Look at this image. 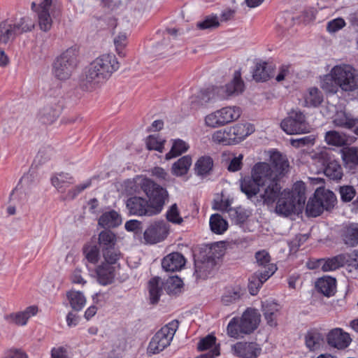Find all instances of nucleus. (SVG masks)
<instances>
[{
	"label": "nucleus",
	"mask_w": 358,
	"mask_h": 358,
	"mask_svg": "<svg viewBox=\"0 0 358 358\" xmlns=\"http://www.w3.org/2000/svg\"><path fill=\"white\" fill-rule=\"evenodd\" d=\"M280 127L290 135L308 133L310 129L305 115L299 109L292 110L281 122Z\"/></svg>",
	"instance_id": "nucleus-11"
},
{
	"label": "nucleus",
	"mask_w": 358,
	"mask_h": 358,
	"mask_svg": "<svg viewBox=\"0 0 358 358\" xmlns=\"http://www.w3.org/2000/svg\"><path fill=\"white\" fill-rule=\"evenodd\" d=\"M99 249L97 245L92 243L86 244L83 247V253L87 261L96 264L99 259Z\"/></svg>",
	"instance_id": "nucleus-49"
},
{
	"label": "nucleus",
	"mask_w": 358,
	"mask_h": 358,
	"mask_svg": "<svg viewBox=\"0 0 358 358\" xmlns=\"http://www.w3.org/2000/svg\"><path fill=\"white\" fill-rule=\"evenodd\" d=\"M227 213L231 220L237 224H243L248 217L245 210L241 207L230 208Z\"/></svg>",
	"instance_id": "nucleus-51"
},
{
	"label": "nucleus",
	"mask_w": 358,
	"mask_h": 358,
	"mask_svg": "<svg viewBox=\"0 0 358 358\" xmlns=\"http://www.w3.org/2000/svg\"><path fill=\"white\" fill-rule=\"evenodd\" d=\"M122 217L114 210L103 213L99 218L98 224L104 229L115 228L120 225Z\"/></svg>",
	"instance_id": "nucleus-30"
},
{
	"label": "nucleus",
	"mask_w": 358,
	"mask_h": 358,
	"mask_svg": "<svg viewBox=\"0 0 358 358\" xmlns=\"http://www.w3.org/2000/svg\"><path fill=\"white\" fill-rule=\"evenodd\" d=\"M229 134V127L217 130L213 134L212 141L217 144L233 145L234 144V141H232L233 138Z\"/></svg>",
	"instance_id": "nucleus-46"
},
{
	"label": "nucleus",
	"mask_w": 358,
	"mask_h": 358,
	"mask_svg": "<svg viewBox=\"0 0 358 358\" xmlns=\"http://www.w3.org/2000/svg\"><path fill=\"white\" fill-rule=\"evenodd\" d=\"M97 280L102 285H107L113 282L115 276V267L109 264L103 263L96 270Z\"/></svg>",
	"instance_id": "nucleus-29"
},
{
	"label": "nucleus",
	"mask_w": 358,
	"mask_h": 358,
	"mask_svg": "<svg viewBox=\"0 0 358 358\" xmlns=\"http://www.w3.org/2000/svg\"><path fill=\"white\" fill-rule=\"evenodd\" d=\"M272 71L271 66L266 62L257 63L252 72L253 79L257 82L266 81L272 76Z\"/></svg>",
	"instance_id": "nucleus-39"
},
{
	"label": "nucleus",
	"mask_w": 358,
	"mask_h": 358,
	"mask_svg": "<svg viewBox=\"0 0 358 358\" xmlns=\"http://www.w3.org/2000/svg\"><path fill=\"white\" fill-rule=\"evenodd\" d=\"M15 29L13 24L8 21L0 23V43L6 44L13 41L17 36Z\"/></svg>",
	"instance_id": "nucleus-42"
},
{
	"label": "nucleus",
	"mask_w": 358,
	"mask_h": 358,
	"mask_svg": "<svg viewBox=\"0 0 358 358\" xmlns=\"http://www.w3.org/2000/svg\"><path fill=\"white\" fill-rule=\"evenodd\" d=\"M223 255L224 250L220 248L218 244L212 245L206 259L203 261L195 260L194 262L196 278H207L216 264V259H220Z\"/></svg>",
	"instance_id": "nucleus-13"
},
{
	"label": "nucleus",
	"mask_w": 358,
	"mask_h": 358,
	"mask_svg": "<svg viewBox=\"0 0 358 358\" xmlns=\"http://www.w3.org/2000/svg\"><path fill=\"white\" fill-rule=\"evenodd\" d=\"M78 64V50L70 48L57 58L53 65V74L59 80H65L71 76Z\"/></svg>",
	"instance_id": "nucleus-7"
},
{
	"label": "nucleus",
	"mask_w": 358,
	"mask_h": 358,
	"mask_svg": "<svg viewBox=\"0 0 358 358\" xmlns=\"http://www.w3.org/2000/svg\"><path fill=\"white\" fill-rule=\"evenodd\" d=\"M271 164L257 163L252 168L251 175L262 185L263 192L261 197L267 205L273 204L281 191L280 179L288 168V162L279 152L271 156Z\"/></svg>",
	"instance_id": "nucleus-1"
},
{
	"label": "nucleus",
	"mask_w": 358,
	"mask_h": 358,
	"mask_svg": "<svg viewBox=\"0 0 358 358\" xmlns=\"http://www.w3.org/2000/svg\"><path fill=\"white\" fill-rule=\"evenodd\" d=\"M277 270L276 266L270 265L266 271H257L249 279L248 289L252 295H256L259 289Z\"/></svg>",
	"instance_id": "nucleus-22"
},
{
	"label": "nucleus",
	"mask_w": 358,
	"mask_h": 358,
	"mask_svg": "<svg viewBox=\"0 0 358 358\" xmlns=\"http://www.w3.org/2000/svg\"><path fill=\"white\" fill-rule=\"evenodd\" d=\"M344 243L350 247L358 245V223H350L345 225L341 232Z\"/></svg>",
	"instance_id": "nucleus-31"
},
{
	"label": "nucleus",
	"mask_w": 358,
	"mask_h": 358,
	"mask_svg": "<svg viewBox=\"0 0 358 358\" xmlns=\"http://www.w3.org/2000/svg\"><path fill=\"white\" fill-rule=\"evenodd\" d=\"M260 315L257 310L248 308L241 317H233L227 325V334L230 337L238 338L243 334H250L258 327Z\"/></svg>",
	"instance_id": "nucleus-5"
},
{
	"label": "nucleus",
	"mask_w": 358,
	"mask_h": 358,
	"mask_svg": "<svg viewBox=\"0 0 358 358\" xmlns=\"http://www.w3.org/2000/svg\"><path fill=\"white\" fill-rule=\"evenodd\" d=\"M126 206L131 215L138 217H152L157 215L150 206V202L146 198L134 196L129 198Z\"/></svg>",
	"instance_id": "nucleus-14"
},
{
	"label": "nucleus",
	"mask_w": 358,
	"mask_h": 358,
	"mask_svg": "<svg viewBox=\"0 0 358 358\" xmlns=\"http://www.w3.org/2000/svg\"><path fill=\"white\" fill-rule=\"evenodd\" d=\"M146 146L150 150H154L160 152H162L164 148L163 142L158 140L157 137L154 135H150L148 137L146 140Z\"/></svg>",
	"instance_id": "nucleus-61"
},
{
	"label": "nucleus",
	"mask_w": 358,
	"mask_h": 358,
	"mask_svg": "<svg viewBox=\"0 0 358 358\" xmlns=\"http://www.w3.org/2000/svg\"><path fill=\"white\" fill-rule=\"evenodd\" d=\"M136 183L145 194L147 200L150 202V206L156 214L159 215L162 211L169 196L166 189L145 177H138Z\"/></svg>",
	"instance_id": "nucleus-6"
},
{
	"label": "nucleus",
	"mask_w": 358,
	"mask_h": 358,
	"mask_svg": "<svg viewBox=\"0 0 358 358\" xmlns=\"http://www.w3.org/2000/svg\"><path fill=\"white\" fill-rule=\"evenodd\" d=\"M321 87L327 92L336 94L339 89L352 92L358 89V71L349 64L334 66L321 82Z\"/></svg>",
	"instance_id": "nucleus-2"
},
{
	"label": "nucleus",
	"mask_w": 358,
	"mask_h": 358,
	"mask_svg": "<svg viewBox=\"0 0 358 358\" xmlns=\"http://www.w3.org/2000/svg\"><path fill=\"white\" fill-rule=\"evenodd\" d=\"M162 285L169 294H176L179 293L183 285L182 280L177 275L169 277L165 282L161 281L159 277H155L148 282V289L150 302L152 304L157 303L162 292Z\"/></svg>",
	"instance_id": "nucleus-8"
},
{
	"label": "nucleus",
	"mask_w": 358,
	"mask_h": 358,
	"mask_svg": "<svg viewBox=\"0 0 358 358\" xmlns=\"http://www.w3.org/2000/svg\"><path fill=\"white\" fill-rule=\"evenodd\" d=\"M218 88L220 90L219 96L222 98V100L242 94L245 90V83L241 78V71L239 70L236 71L231 80L224 86H218Z\"/></svg>",
	"instance_id": "nucleus-16"
},
{
	"label": "nucleus",
	"mask_w": 358,
	"mask_h": 358,
	"mask_svg": "<svg viewBox=\"0 0 358 358\" xmlns=\"http://www.w3.org/2000/svg\"><path fill=\"white\" fill-rule=\"evenodd\" d=\"M233 203V199L229 197H224L222 196V199L218 200H215L213 203V208L217 210H220L223 212H229L230 208H232L231 206Z\"/></svg>",
	"instance_id": "nucleus-58"
},
{
	"label": "nucleus",
	"mask_w": 358,
	"mask_h": 358,
	"mask_svg": "<svg viewBox=\"0 0 358 358\" xmlns=\"http://www.w3.org/2000/svg\"><path fill=\"white\" fill-rule=\"evenodd\" d=\"M220 26L218 17L216 15H209L205 19L197 23V27L200 29H214Z\"/></svg>",
	"instance_id": "nucleus-55"
},
{
	"label": "nucleus",
	"mask_w": 358,
	"mask_h": 358,
	"mask_svg": "<svg viewBox=\"0 0 358 358\" xmlns=\"http://www.w3.org/2000/svg\"><path fill=\"white\" fill-rule=\"evenodd\" d=\"M185 262V259L182 254L172 252L163 258L162 266L166 271L175 272L181 270Z\"/></svg>",
	"instance_id": "nucleus-24"
},
{
	"label": "nucleus",
	"mask_w": 358,
	"mask_h": 358,
	"mask_svg": "<svg viewBox=\"0 0 358 358\" xmlns=\"http://www.w3.org/2000/svg\"><path fill=\"white\" fill-rule=\"evenodd\" d=\"M189 148L186 142L181 139H176L173 141L171 150L166 155V159H171L176 157L183 152H185Z\"/></svg>",
	"instance_id": "nucleus-47"
},
{
	"label": "nucleus",
	"mask_w": 358,
	"mask_h": 358,
	"mask_svg": "<svg viewBox=\"0 0 358 358\" xmlns=\"http://www.w3.org/2000/svg\"><path fill=\"white\" fill-rule=\"evenodd\" d=\"M54 0H40L38 6L35 2H32L31 8L38 15L40 29L43 31H49L52 24V20L50 14V9Z\"/></svg>",
	"instance_id": "nucleus-17"
},
{
	"label": "nucleus",
	"mask_w": 358,
	"mask_h": 358,
	"mask_svg": "<svg viewBox=\"0 0 358 358\" xmlns=\"http://www.w3.org/2000/svg\"><path fill=\"white\" fill-rule=\"evenodd\" d=\"M210 227L213 233L222 234L227 229L228 223L220 215L214 214L210 218Z\"/></svg>",
	"instance_id": "nucleus-45"
},
{
	"label": "nucleus",
	"mask_w": 358,
	"mask_h": 358,
	"mask_svg": "<svg viewBox=\"0 0 358 358\" xmlns=\"http://www.w3.org/2000/svg\"><path fill=\"white\" fill-rule=\"evenodd\" d=\"M119 68V62L114 55L103 54L90 63L86 71V80L93 84L103 83Z\"/></svg>",
	"instance_id": "nucleus-4"
},
{
	"label": "nucleus",
	"mask_w": 358,
	"mask_h": 358,
	"mask_svg": "<svg viewBox=\"0 0 358 358\" xmlns=\"http://www.w3.org/2000/svg\"><path fill=\"white\" fill-rule=\"evenodd\" d=\"M254 131V126L250 123L237 124L233 127H229V131L230 132L229 136L231 135L233 138L232 141H234V144L245 139L248 136L253 133Z\"/></svg>",
	"instance_id": "nucleus-26"
},
{
	"label": "nucleus",
	"mask_w": 358,
	"mask_h": 358,
	"mask_svg": "<svg viewBox=\"0 0 358 358\" xmlns=\"http://www.w3.org/2000/svg\"><path fill=\"white\" fill-rule=\"evenodd\" d=\"M219 110L224 125L236 120L241 113L240 108L236 106L224 107Z\"/></svg>",
	"instance_id": "nucleus-44"
},
{
	"label": "nucleus",
	"mask_w": 358,
	"mask_h": 358,
	"mask_svg": "<svg viewBox=\"0 0 358 358\" xmlns=\"http://www.w3.org/2000/svg\"><path fill=\"white\" fill-rule=\"evenodd\" d=\"M345 26V22L343 18L338 17L329 21L327 23V29L329 33H335Z\"/></svg>",
	"instance_id": "nucleus-63"
},
{
	"label": "nucleus",
	"mask_w": 358,
	"mask_h": 358,
	"mask_svg": "<svg viewBox=\"0 0 358 358\" xmlns=\"http://www.w3.org/2000/svg\"><path fill=\"white\" fill-rule=\"evenodd\" d=\"M262 185L254 177H245L241 180V189L248 199L257 195Z\"/></svg>",
	"instance_id": "nucleus-34"
},
{
	"label": "nucleus",
	"mask_w": 358,
	"mask_h": 358,
	"mask_svg": "<svg viewBox=\"0 0 358 358\" xmlns=\"http://www.w3.org/2000/svg\"><path fill=\"white\" fill-rule=\"evenodd\" d=\"M315 286L319 292L324 296H330L334 294L336 288V280L330 276H324L317 280Z\"/></svg>",
	"instance_id": "nucleus-33"
},
{
	"label": "nucleus",
	"mask_w": 358,
	"mask_h": 358,
	"mask_svg": "<svg viewBox=\"0 0 358 358\" xmlns=\"http://www.w3.org/2000/svg\"><path fill=\"white\" fill-rule=\"evenodd\" d=\"M74 182L73 176L68 173L61 172L56 173L51 178L52 185L59 192H64L66 189Z\"/></svg>",
	"instance_id": "nucleus-35"
},
{
	"label": "nucleus",
	"mask_w": 358,
	"mask_h": 358,
	"mask_svg": "<svg viewBox=\"0 0 358 358\" xmlns=\"http://www.w3.org/2000/svg\"><path fill=\"white\" fill-rule=\"evenodd\" d=\"M166 219L175 224H180L182 222V218L179 215L178 206L176 203L173 204L167 211Z\"/></svg>",
	"instance_id": "nucleus-60"
},
{
	"label": "nucleus",
	"mask_w": 358,
	"mask_h": 358,
	"mask_svg": "<svg viewBox=\"0 0 358 358\" xmlns=\"http://www.w3.org/2000/svg\"><path fill=\"white\" fill-rule=\"evenodd\" d=\"M116 242L115 234L110 230H103L99 234L98 243L101 250L111 249V248L115 247Z\"/></svg>",
	"instance_id": "nucleus-37"
},
{
	"label": "nucleus",
	"mask_w": 358,
	"mask_h": 358,
	"mask_svg": "<svg viewBox=\"0 0 358 358\" xmlns=\"http://www.w3.org/2000/svg\"><path fill=\"white\" fill-rule=\"evenodd\" d=\"M345 258L342 255H338L327 259H319L318 266H320L324 272L335 271L344 264Z\"/></svg>",
	"instance_id": "nucleus-38"
},
{
	"label": "nucleus",
	"mask_w": 358,
	"mask_h": 358,
	"mask_svg": "<svg viewBox=\"0 0 358 358\" xmlns=\"http://www.w3.org/2000/svg\"><path fill=\"white\" fill-rule=\"evenodd\" d=\"M178 320H172L162 327L152 338L148 347V353L151 355L159 354L167 348L178 329Z\"/></svg>",
	"instance_id": "nucleus-9"
},
{
	"label": "nucleus",
	"mask_w": 358,
	"mask_h": 358,
	"mask_svg": "<svg viewBox=\"0 0 358 358\" xmlns=\"http://www.w3.org/2000/svg\"><path fill=\"white\" fill-rule=\"evenodd\" d=\"M336 201L333 192L324 189H317L313 198H310L306 208L308 216H319L324 210L331 209Z\"/></svg>",
	"instance_id": "nucleus-10"
},
{
	"label": "nucleus",
	"mask_w": 358,
	"mask_h": 358,
	"mask_svg": "<svg viewBox=\"0 0 358 358\" xmlns=\"http://www.w3.org/2000/svg\"><path fill=\"white\" fill-rule=\"evenodd\" d=\"M91 185H92V181L90 179V180H87V181H85L84 183L76 185V187H74L73 188H72L71 189H70L68 192V193L66 194V198H68L69 199H75L80 192H82L85 189L90 187Z\"/></svg>",
	"instance_id": "nucleus-59"
},
{
	"label": "nucleus",
	"mask_w": 358,
	"mask_h": 358,
	"mask_svg": "<svg viewBox=\"0 0 358 358\" xmlns=\"http://www.w3.org/2000/svg\"><path fill=\"white\" fill-rule=\"evenodd\" d=\"M327 343L338 350L348 348L352 342L350 334L341 328L331 329L327 335Z\"/></svg>",
	"instance_id": "nucleus-20"
},
{
	"label": "nucleus",
	"mask_w": 358,
	"mask_h": 358,
	"mask_svg": "<svg viewBox=\"0 0 358 358\" xmlns=\"http://www.w3.org/2000/svg\"><path fill=\"white\" fill-rule=\"evenodd\" d=\"M341 199L343 202L351 201L356 195V190L351 185L341 186L339 189Z\"/></svg>",
	"instance_id": "nucleus-57"
},
{
	"label": "nucleus",
	"mask_w": 358,
	"mask_h": 358,
	"mask_svg": "<svg viewBox=\"0 0 358 358\" xmlns=\"http://www.w3.org/2000/svg\"><path fill=\"white\" fill-rule=\"evenodd\" d=\"M330 152L329 150L324 149L315 152L312 158L324 166V173L327 178L338 181L343 176V169L338 161L331 159Z\"/></svg>",
	"instance_id": "nucleus-12"
},
{
	"label": "nucleus",
	"mask_w": 358,
	"mask_h": 358,
	"mask_svg": "<svg viewBox=\"0 0 358 358\" xmlns=\"http://www.w3.org/2000/svg\"><path fill=\"white\" fill-rule=\"evenodd\" d=\"M192 160L189 155L182 157L173 164V173L177 176H182L185 175L188 172L192 165Z\"/></svg>",
	"instance_id": "nucleus-43"
},
{
	"label": "nucleus",
	"mask_w": 358,
	"mask_h": 358,
	"mask_svg": "<svg viewBox=\"0 0 358 358\" xmlns=\"http://www.w3.org/2000/svg\"><path fill=\"white\" fill-rule=\"evenodd\" d=\"M234 354L241 358H257L262 348L255 342H238L232 346Z\"/></svg>",
	"instance_id": "nucleus-21"
},
{
	"label": "nucleus",
	"mask_w": 358,
	"mask_h": 358,
	"mask_svg": "<svg viewBox=\"0 0 358 358\" xmlns=\"http://www.w3.org/2000/svg\"><path fill=\"white\" fill-rule=\"evenodd\" d=\"M101 252L106 261L105 264H109V265L115 264L120 256V252L115 247L109 250H102Z\"/></svg>",
	"instance_id": "nucleus-56"
},
{
	"label": "nucleus",
	"mask_w": 358,
	"mask_h": 358,
	"mask_svg": "<svg viewBox=\"0 0 358 358\" xmlns=\"http://www.w3.org/2000/svg\"><path fill=\"white\" fill-rule=\"evenodd\" d=\"M262 307L263 315L268 324L271 327H275L277 325L276 319L280 308V305L273 301L266 300L262 302Z\"/></svg>",
	"instance_id": "nucleus-27"
},
{
	"label": "nucleus",
	"mask_w": 358,
	"mask_h": 358,
	"mask_svg": "<svg viewBox=\"0 0 358 358\" xmlns=\"http://www.w3.org/2000/svg\"><path fill=\"white\" fill-rule=\"evenodd\" d=\"M333 122L336 127L348 129L358 136V117L354 114L345 110L338 111Z\"/></svg>",
	"instance_id": "nucleus-19"
},
{
	"label": "nucleus",
	"mask_w": 358,
	"mask_h": 358,
	"mask_svg": "<svg viewBox=\"0 0 358 358\" xmlns=\"http://www.w3.org/2000/svg\"><path fill=\"white\" fill-rule=\"evenodd\" d=\"M66 296L71 307L75 311L81 310L86 304V298L81 292L70 290Z\"/></svg>",
	"instance_id": "nucleus-41"
},
{
	"label": "nucleus",
	"mask_w": 358,
	"mask_h": 358,
	"mask_svg": "<svg viewBox=\"0 0 358 358\" xmlns=\"http://www.w3.org/2000/svg\"><path fill=\"white\" fill-rule=\"evenodd\" d=\"M213 168V160L210 156L199 157L194 165L195 174L200 177L210 175Z\"/></svg>",
	"instance_id": "nucleus-32"
},
{
	"label": "nucleus",
	"mask_w": 358,
	"mask_h": 358,
	"mask_svg": "<svg viewBox=\"0 0 358 358\" xmlns=\"http://www.w3.org/2000/svg\"><path fill=\"white\" fill-rule=\"evenodd\" d=\"M255 259L258 266L262 268L258 271H266L270 265L275 266L274 264L270 262V255L264 250L257 252L255 254Z\"/></svg>",
	"instance_id": "nucleus-52"
},
{
	"label": "nucleus",
	"mask_w": 358,
	"mask_h": 358,
	"mask_svg": "<svg viewBox=\"0 0 358 358\" xmlns=\"http://www.w3.org/2000/svg\"><path fill=\"white\" fill-rule=\"evenodd\" d=\"M305 343L310 351L320 350L324 344V336L316 329H310L305 336Z\"/></svg>",
	"instance_id": "nucleus-28"
},
{
	"label": "nucleus",
	"mask_w": 358,
	"mask_h": 358,
	"mask_svg": "<svg viewBox=\"0 0 358 358\" xmlns=\"http://www.w3.org/2000/svg\"><path fill=\"white\" fill-rule=\"evenodd\" d=\"M205 123L208 127L213 128L224 125L219 110L206 115L205 117Z\"/></svg>",
	"instance_id": "nucleus-54"
},
{
	"label": "nucleus",
	"mask_w": 358,
	"mask_h": 358,
	"mask_svg": "<svg viewBox=\"0 0 358 358\" xmlns=\"http://www.w3.org/2000/svg\"><path fill=\"white\" fill-rule=\"evenodd\" d=\"M169 232V224L164 220H157L150 224L143 234L147 243L155 244L164 241Z\"/></svg>",
	"instance_id": "nucleus-15"
},
{
	"label": "nucleus",
	"mask_w": 358,
	"mask_h": 358,
	"mask_svg": "<svg viewBox=\"0 0 358 358\" xmlns=\"http://www.w3.org/2000/svg\"><path fill=\"white\" fill-rule=\"evenodd\" d=\"M341 157L346 168H355L358 165V148H343L341 150Z\"/></svg>",
	"instance_id": "nucleus-36"
},
{
	"label": "nucleus",
	"mask_w": 358,
	"mask_h": 358,
	"mask_svg": "<svg viewBox=\"0 0 358 358\" xmlns=\"http://www.w3.org/2000/svg\"><path fill=\"white\" fill-rule=\"evenodd\" d=\"M322 92L317 87H310L304 96L305 106L307 107H317L323 101Z\"/></svg>",
	"instance_id": "nucleus-40"
},
{
	"label": "nucleus",
	"mask_w": 358,
	"mask_h": 358,
	"mask_svg": "<svg viewBox=\"0 0 358 358\" xmlns=\"http://www.w3.org/2000/svg\"><path fill=\"white\" fill-rule=\"evenodd\" d=\"M325 141L329 145L342 146L346 144L348 140L345 134L336 131H329L326 133Z\"/></svg>",
	"instance_id": "nucleus-48"
},
{
	"label": "nucleus",
	"mask_w": 358,
	"mask_h": 358,
	"mask_svg": "<svg viewBox=\"0 0 358 358\" xmlns=\"http://www.w3.org/2000/svg\"><path fill=\"white\" fill-rule=\"evenodd\" d=\"M38 312V308L35 306L27 307L24 310L12 313L6 316V320L12 324L18 326H24L27 324L28 320L35 315Z\"/></svg>",
	"instance_id": "nucleus-25"
},
{
	"label": "nucleus",
	"mask_w": 358,
	"mask_h": 358,
	"mask_svg": "<svg viewBox=\"0 0 358 358\" xmlns=\"http://www.w3.org/2000/svg\"><path fill=\"white\" fill-rule=\"evenodd\" d=\"M219 94L218 86H209L205 89H201L197 94L192 96L191 103L194 106H206L208 103H214L217 100H222Z\"/></svg>",
	"instance_id": "nucleus-18"
},
{
	"label": "nucleus",
	"mask_w": 358,
	"mask_h": 358,
	"mask_svg": "<svg viewBox=\"0 0 358 358\" xmlns=\"http://www.w3.org/2000/svg\"><path fill=\"white\" fill-rule=\"evenodd\" d=\"M127 35L125 33H120L114 38V43L116 47V51L119 55L124 56L123 48L126 45Z\"/></svg>",
	"instance_id": "nucleus-64"
},
{
	"label": "nucleus",
	"mask_w": 358,
	"mask_h": 358,
	"mask_svg": "<svg viewBox=\"0 0 358 358\" xmlns=\"http://www.w3.org/2000/svg\"><path fill=\"white\" fill-rule=\"evenodd\" d=\"M61 106L55 100H49L39 111L38 117L43 124H51L54 122L59 115Z\"/></svg>",
	"instance_id": "nucleus-23"
},
{
	"label": "nucleus",
	"mask_w": 358,
	"mask_h": 358,
	"mask_svg": "<svg viewBox=\"0 0 358 358\" xmlns=\"http://www.w3.org/2000/svg\"><path fill=\"white\" fill-rule=\"evenodd\" d=\"M243 292L240 288L228 290L222 297L223 304L228 306L240 299Z\"/></svg>",
	"instance_id": "nucleus-53"
},
{
	"label": "nucleus",
	"mask_w": 358,
	"mask_h": 358,
	"mask_svg": "<svg viewBox=\"0 0 358 358\" xmlns=\"http://www.w3.org/2000/svg\"><path fill=\"white\" fill-rule=\"evenodd\" d=\"M17 34H21L24 32L31 31L34 27V22L28 16L20 18L16 24H13Z\"/></svg>",
	"instance_id": "nucleus-50"
},
{
	"label": "nucleus",
	"mask_w": 358,
	"mask_h": 358,
	"mask_svg": "<svg viewBox=\"0 0 358 358\" xmlns=\"http://www.w3.org/2000/svg\"><path fill=\"white\" fill-rule=\"evenodd\" d=\"M305 190L304 183L299 182L294 184L292 190L280 191L277 197L275 213L288 217L301 210L306 201Z\"/></svg>",
	"instance_id": "nucleus-3"
},
{
	"label": "nucleus",
	"mask_w": 358,
	"mask_h": 358,
	"mask_svg": "<svg viewBox=\"0 0 358 358\" xmlns=\"http://www.w3.org/2000/svg\"><path fill=\"white\" fill-rule=\"evenodd\" d=\"M215 336L209 334L199 341L197 348L199 351L206 350L213 347L215 344Z\"/></svg>",
	"instance_id": "nucleus-62"
}]
</instances>
